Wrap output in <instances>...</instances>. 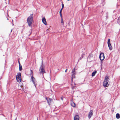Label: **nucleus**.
Instances as JSON below:
<instances>
[{"label":"nucleus","mask_w":120,"mask_h":120,"mask_svg":"<svg viewBox=\"0 0 120 120\" xmlns=\"http://www.w3.org/2000/svg\"><path fill=\"white\" fill-rule=\"evenodd\" d=\"M109 76H106L103 82V85L105 87H108L109 85Z\"/></svg>","instance_id":"f257e3e1"},{"label":"nucleus","mask_w":120,"mask_h":120,"mask_svg":"<svg viewBox=\"0 0 120 120\" xmlns=\"http://www.w3.org/2000/svg\"><path fill=\"white\" fill-rule=\"evenodd\" d=\"M33 14H31L30 16H29L27 19V22L29 26H30L32 23L33 21Z\"/></svg>","instance_id":"f03ea898"},{"label":"nucleus","mask_w":120,"mask_h":120,"mask_svg":"<svg viewBox=\"0 0 120 120\" xmlns=\"http://www.w3.org/2000/svg\"><path fill=\"white\" fill-rule=\"evenodd\" d=\"M16 77L17 81L18 82H20L21 81V73H18Z\"/></svg>","instance_id":"7ed1b4c3"},{"label":"nucleus","mask_w":120,"mask_h":120,"mask_svg":"<svg viewBox=\"0 0 120 120\" xmlns=\"http://www.w3.org/2000/svg\"><path fill=\"white\" fill-rule=\"evenodd\" d=\"M72 78H71V82L73 81V79L74 78H75V68H74L72 70Z\"/></svg>","instance_id":"20e7f679"},{"label":"nucleus","mask_w":120,"mask_h":120,"mask_svg":"<svg viewBox=\"0 0 120 120\" xmlns=\"http://www.w3.org/2000/svg\"><path fill=\"white\" fill-rule=\"evenodd\" d=\"M43 61H42L41 67L39 69V71L40 73H42L43 75L44 73H45V70L42 67Z\"/></svg>","instance_id":"39448f33"},{"label":"nucleus","mask_w":120,"mask_h":120,"mask_svg":"<svg viewBox=\"0 0 120 120\" xmlns=\"http://www.w3.org/2000/svg\"><path fill=\"white\" fill-rule=\"evenodd\" d=\"M88 58L90 61H91L94 59V56L92 54H90L89 55Z\"/></svg>","instance_id":"423d86ee"},{"label":"nucleus","mask_w":120,"mask_h":120,"mask_svg":"<svg viewBox=\"0 0 120 120\" xmlns=\"http://www.w3.org/2000/svg\"><path fill=\"white\" fill-rule=\"evenodd\" d=\"M99 57L100 60H104L105 58L104 54L103 52L101 53L100 54Z\"/></svg>","instance_id":"0eeeda50"},{"label":"nucleus","mask_w":120,"mask_h":120,"mask_svg":"<svg viewBox=\"0 0 120 120\" xmlns=\"http://www.w3.org/2000/svg\"><path fill=\"white\" fill-rule=\"evenodd\" d=\"M93 111L92 110H90L89 112L88 116V117L89 119H90L93 115Z\"/></svg>","instance_id":"6e6552de"},{"label":"nucleus","mask_w":120,"mask_h":120,"mask_svg":"<svg viewBox=\"0 0 120 120\" xmlns=\"http://www.w3.org/2000/svg\"><path fill=\"white\" fill-rule=\"evenodd\" d=\"M31 80L32 81L33 83L34 84L35 86H36V81L35 80V78L33 77V76L31 77Z\"/></svg>","instance_id":"1a4fd4ad"},{"label":"nucleus","mask_w":120,"mask_h":120,"mask_svg":"<svg viewBox=\"0 0 120 120\" xmlns=\"http://www.w3.org/2000/svg\"><path fill=\"white\" fill-rule=\"evenodd\" d=\"M46 100L47 101L48 104L49 105H50L51 103V101L52 99L49 98H46Z\"/></svg>","instance_id":"9d476101"},{"label":"nucleus","mask_w":120,"mask_h":120,"mask_svg":"<svg viewBox=\"0 0 120 120\" xmlns=\"http://www.w3.org/2000/svg\"><path fill=\"white\" fill-rule=\"evenodd\" d=\"M42 21L43 23L45 25H47V23L46 20V19L45 17H43L42 18Z\"/></svg>","instance_id":"9b49d317"},{"label":"nucleus","mask_w":120,"mask_h":120,"mask_svg":"<svg viewBox=\"0 0 120 120\" xmlns=\"http://www.w3.org/2000/svg\"><path fill=\"white\" fill-rule=\"evenodd\" d=\"M74 120H79V117L78 115H76L74 117Z\"/></svg>","instance_id":"f8f14e48"},{"label":"nucleus","mask_w":120,"mask_h":120,"mask_svg":"<svg viewBox=\"0 0 120 120\" xmlns=\"http://www.w3.org/2000/svg\"><path fill=\"white\" fill-rule=\"evenodd\" d=\"M71 105L72 106L74 107H75V103L73 101H72L71 102Z\"/></svg>","instance_id":"ddd939ff"},{"label":"nucleus","mask_w":120,"mask_h":120,"mask_svg":"<svg viewBox=\"0 0 120 120\" xmlns=\"http://www.w3.org/2000/svg\"><path fill=\"white\" fill-rule=\"evenodd\" d=\"M108 46L109 47V49L110 50H111L112 49V47L110 43H109L108 44Z\"/></svg>","instance_id":"4468645a"},{"label":"nucleus","mask_w":120,"mask_h":120,"mask_svg":"<svg viewBox=\"0 0 120 120\" xmlns=\"http://www.w3.org/2000/svg\"><path fill=\"white\" fill-rule=\"evenodd\" d=\"M30 75L31 77L33 76V71L31 70H30Z\"/></svg>","instance_id":"2eb2a0df"},{"label":"nucleus","mask_w":120,"mask_h":120,"mask_svg":"<svg viewBox=\"0 0 120 120\" xmlns=\"http://www.w3.org/2000/svg\"><path fill=\"white\" fill-rule=\"evenodd\" d=\"M116 117L117 119H119L120 118V116L119 114L117 113L116 116Z\"/></svg>","instance_id":"dca6fc26"},{"label":"nucleus","mask_w":120,"mask_h":120,"mask_svg":"<svg viewBox=\"0 0 120 120\" xmlns=\"http://www.w3.org/2000/svg\"><path fill=\"white\" fill-rule=\"evenodd\" d=\"M97 72V71H94V72H93L92 73V76H94L95 74H96V73Z\"/></svg>","instance_id":"f3484780"},{"label":"nucleus","mask_w":120,"mask_h":120,"mask_svg":"<svg viewBox=\"0 0 120 120\" xmlns=\"http://www.w3.org/2000/svg\"><path fill=\"white\" fill-rule=\"evenodd\" d=\"M19 70L21 71L22 70V66L21 65H19Z\"/></svg>","instance_id":"a211bd4d"},{"label":"nucleus","mask_w":120,"mask_h":120,"mask_svg":"<svg viewBox=\"0 0 120 120\" xmlns=\"http://www.w3.org/2000/svg\"><path fill=\"white\" fill-rule=\"evenodd\" d=\"M72 84H71V85H72V87H71V88L72 89H73L75 87H76V86H73V85L72 84Z\"/></svg>","instance_id":"6ab92c4d"},{"label":"nucleus","mask_w":120,"mask_h":120,"mask_svg":"<svg viewBox=\"0 0 120 120\" xmlns=\"http://www.w3.org/2000/svg\"><path fill=\"white\" fill-rule=\"evenodd\" d=\"M61 23H63V25H64V21H63V18H61Z\"/></svg>","instance_id":"aec40b11"},{"label":"nucleus","mask_w":120,"mask_h":120,"mask_svg":"<svg viewBox=\"0 0 120 120\" xmlns=\"http://www.w3.org/2000/svg\"><path fill=\"white\" fill-rule=\"evenodd\" d=\"M62 8L61 9H63L64 7V5L63 3H62Z\"/></svg>","instance_id":"412c9836"},{"label":"nucleus","mask_w":120,"mask_h":120,"mask_svg":"<svg viewBox=\"0 0 120 120\" xmlns=\"http://www.w3.org/2000/svg\"><path fill=\"white\" fill-rule=\"evenodd\" d=\"M110 39H109L108 40V44H109V43H110Z\"/></svg>","instance_id":"4be33fe9"},{"label":"nucleus","mask_w":120,"mask_h":120,"mask_svg":"<svg viewBox=\"0 0 120 120\" xmlns=\"http://www.w3.org/2000/svg\"><path fill=\"white\" fill-rule=\"evenodd\" d=\"M60 13V15L61 17V18H63L62 14V13Z\"/></svg>","instance_id":"5701e85b"},{"label":"nucleus","mask_w":120,"mask_h":120,"mask_svg":"<svg viewBox=\"0 0 120 120\" xmlns=\"http://www.w3.org/2000/svg\"><path fill=\"white\" fill-rule=\"evenodd\" d=\"M62 9H62L61 8V9L60 10V12H59L60 13H61L62 11Z\"/></svg>","instance_id":"b1692460"},{"label":"nucleus","mask_w":120,"mask_h":120,"mask_svg":"<svg viewBox=\"0 0 120 120\" xmlns=\"http://www.w3.org/2000/svg\"><path fill=\"white\" fill-rule=\"evenodd\" d=\"M31 30H30L29 32V35H30L31 34Z\"/></svg>","instance_id":"393cba45"},{"label":"nucleus","mask_w":120,"mask_h":120,"mask_svg":"<svg viewBox=\"0 0 120 120\" xmlns=\"http://www.w3.org/2000/svg\"><path fill=\"white\" fill-rule=\"evenodd\" d=\"M67 70H68V69H66L65 70V72H67Z\"/></svg>","instance_id":"a878e982"},{"label":"nucleus","mask_w":120,"mask_h":120,"mask_svg":"<svg viewBox=\"0 0 120 120\" xmlns=\"http://www.w3.org/2000/svg\"><path fill=\"white\" fill-rule=\"evenodd\" d=\"M18 62L19 64V65H21L20 62L19 61V60H18Z\"/></svg>","instance_id":"bb28decb"},{"label":"nucleus","mask_w":120,"mask_h":120,"mask_svg":"<svg viewBox=\"0 0 120 120\" xmlns=\"http://www.w3.org/2000/svg\"><path fill=\"white\" fill-rule=\"evenodd\" d=\"M61 99L62 100H63V98L62 97H61Z\"/></svg>","instance_id":"cd10ccee"},{"label":"nucleus","mask_w":120,"mask_h":120,"mask_svg":"<svg viewBox=\"0 0 120 120\" xmlns=\"http://www.w3.org/2000/svg\"><path fill=\"white\" fill-rule=\"evenodd\" d=\"M50 30V29L49 28V29H47V30Z\"/></svg>","instance_id":"c85d7f7f"},{"label":"nucleus","mask_w":120,"mask_h":120,"mask_svg":"<svg viewBox=\"0 0 120 120\" xmlns=\"http://www.w3.org/2000/svg\"><path fill=\"white\" fill-rule=\"evenodd\" d=\"M118 20H119V19H118V21H117V22H118V21H119Z\"/></svg>","instance_id":"c756f323"},{"label":"nucleus","mask_w":120,"mask_h":120,"mask_svg":"<svg viewBox=\"0 0 120 120\" xmlns=\"http://www.w3.org/2000/svg\"><path fill=\"white\" fill-rule=\"evenodd\" d=\"M12 30H11V32H12Z\"/></svg>","instance_id":"7c9ffc66"},{"label":"nucleus","mask_w":120,"mask_h":120,"mask_svg":"<svg viewBox=\"0 0 120 120\" xmlns=\"http://www.w3.org/2000/svg\"><path fill=\"white\" fill-rule=\"evenodd\" d=\"M68 0V1H69V0Z\"/></svg>","instance_id":"2f4dec72"}]
</instances>
